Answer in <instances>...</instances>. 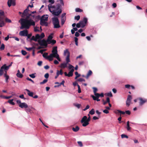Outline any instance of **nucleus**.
<instances>
[{
  "label": "nucleus",
  "instance_id": "1",
  "mask_svg": "<svg viewBox=\"0 0 147 147\" xmlns=\"http://www.w3.org/2000/svg\"><path fill=\"white\" fill-rule=\"evenodd\" d=\"M31 15L29 14L28 11H25V10L23 13L22 17L23 18H25V16L26 17L25 18H21L19 22L21 25L20 29H29L31 26H34L35 25V22L32 19H29V16Z\"/></svg>",
  "mask_w": 147,
  "mask_h": 147
},
{
  "label": "nucleus",
  "instance_id": "2",
  "mask_svg": "<svg viewBox=\"0 0 147 147\" xmlns=\"http://www.w3.org/2000/svg\"><path fill=\"white\" fill-rule=\"evenodd\" d=\"M49 2L50 3V4L48 5L49 11L54 16H59L62 12L60 5L58 4L55 6L53 5L52 4L55 3V1L54 0H49Z\"/></svg>",
  "mask_w": 147,
  "mask_h": 147
},
{
  "label": "nucleus",
  "instance_id": "3",
  "mask_svg": "<svg viewBox=\"0 0 147 147\" xmlns=\"http://www.w3.org/2000/svg\"><path fill=\"white\" fill-rule=\"evenodd\" d=\"M52 52V53L48 57V58L50 59V61L53 60V58L55 57L56 58L58 61H60L61 59L59 57V55L57 53V47H55L53 48Z\"/></svg>",
  "mask_w": 147,
  "mask_h": 147
},
{
  "label": "nucleus",
  "instance_id": "4",
  "mask_svg": "<svg viewBox=\"0 0 147 147\" xmlns=\"http://www.w3.org/2000/svg\"><path fill=\"white\" fill-rule=\"evenodd\" d=\"M91 118L89 116L88 118L86 116H84L82 119L81 122L82 123V125L84 127H86L89 124V122L90 121Z\"/></svg>",
  "mask_w": 147,
  "mask_h": 147
},
{
  "label": "nucleus",
  "instance_id": "5",
  "mask_svg": "<svg viewBox=\"0 0 147 147\" xmlns=\"http://www.w3.org/2000/svg\"><path fill=\"white\" fill-rule=\"evenodd\" d=\"M52 20L54 28H57L60 27L59 20L57 18L53 17L52 18Z\"/></svg>",
  "mask_w": 147,
  "mask_h": 147
},
{
  "label": "nucleus",
  "instance_id": "6",
  "mask_svg": "<svg viewBox=\"0 0 147 147\" xmlns=\"http://www.w3.org/2000/svg\"><path fill=\"white\" fill-rule=\"evenodd\" d=\"M38 44H36V45H38V44L40 45V46H47L48 44L47 43V40H45L44 39H43L42 40H38Z\"/></svg>",
  "mask_w": 147,
  "mask_h": 147
},
{
  "label": "nucleus",
  "instance_id": "7",
  "mask_svg": "<svg viewBox=\"0 0 147 147\" xmlns=\"http://www.w3.org/2000/svg\"><path fill=\"white\" fill-rule=\"evenodd\" d=\"M87 18L86 17H84L83 20L80 22V23L81 26V28H84L86 25L87 22Z\"/></svg>",
  "mask_w": 147,
  "mask_h": 147
},
{
  "label": "nucleus",
  "instance_id": "8",
  "mask_svg": "<svg viewBox=\"0 0 147 147\" xmlns=\"http://www.w3.org/2000/svg\"><path fill=\"white\" fill-rule=\"evenodd\" d=\"M11 66V64H10L8 66H7L6 64H4L1 67V69H0V70L2 72V74H3V69L5 70H7L9 68V67Z\"/></svg>",
  "mask_w": 147,
  "mask_h": 147
},
{
  "label": "nucleus",
  "instance_id": "9",
  "mask_svg": "<svg viewBox=\"0 0 147 147\" xmlns=\"http://www.w3.org/2000/svg\"><path fill=\"white\" fill-rule=\"evenodd\" d=\"M23 31H21L19 32V35L21 36H26L28 35V30L25 29Z\"/></svg>",
  "mask_w": 147,
  "mask_h": 147
},
{
  "label": "nucleus",
  "instance_id": "10",
  "mask_svg": "<svg viewBox=\"0 0 147 147\" xmlns=\"http://www.w3.org/2000/svg\"><path fill=\"white\" fill-rule=\"evenodd\" d=\"M45 37V35L43 33H42L40 35L38 34L36 35V37L37 39V41L38 40H41L42 38H43Z\"/></svg>",
  "mask_w": 147,
  "mask_h": 147
},
{
  "label": "nucleus",
  "instance_id": "11",
  "mask_svg": "<svg viewBox=\"0 0 147 147\" xmlns=\"http://www.w3.org/2000/svg\"><path fill=\"white\" fill-rule=\"evenodd\" d=\"M7 4L9 7H10L11 5L15 6L16 5L15 0H8Z\"/></svg>",
  "mask_w": 147,
  "mask_h": 147
},
{
  "label": "nucleus",
  "instance_id": "12",
  "mask_svg": "<svg viewBox=\"0 0 147 147\" xmlns=\"http://www.w3.org/2000/svg\"><path fill=\"white\" fill-rule=\"evenodd\" d=\"M131 99L132 97L130 95H129L126 102V105L127 106H129L130 105Z\"/></svg>",
  "mask_w": 147,
  "mask_h": 147
},
{
  "label": "nucleus",
  "instance_id": "13",
  "mask_svg": "<svg viewBox=\"0 0 147 147\" xmlns=\"http://www.w3.org/2000/svg\"><path fill=\"white\" fill-rule=\"evenodd\" d=\"M32 109L34 110V109L32 107H28L27 109H25V110L27 113H33Z\"/></svg>",
  "mask_w": 147,
  "mask_h": 147
},
{
  "label": "nucleus",
  "instance_id": "14",
  "mask_svg": "<svg viewBox=\"0 0 147 147\" xmlns=\"http://www.w3.org/2000/svg\"><path fill=\"white\" fill-rule=\"evenodd\" d=\"M19 106L22 108H26L28 107L27 104L25 102H22V103H21L19 105Z\"/></svg>",
  "mask_w": 147,
  "mask_h": 147
},
{
  "label": "nucleus",
  "instance_id": "15",
  "mask_svg": "<svg viewBox=\"0 0 147 147\" xmlns=\"http://www.w3.org/2000/svg\"><path fill=\"white\" fill-rule=\"evenodd\" d=\"M47 21H45L40 20V24L42 26H48V24Z\"/></svg>",
  "mask_w": 147,
  "mask_h": 147
},
{
  "label": "nucleus",
  "instance_id": "16",
  "mask_svg": "<svg viewBox=\"0 0 147 147\" xmlns=\"http://www.w3.org/2000/svg\"><path fill=\"white\" fill-rule=\"evenodd\" d=\"M48 15H44L42 16L40 19L41 20L47 21L48 20Z\"/></svg>",
  "mask_w": 147,
  "mask_h": 147
},
{
  "label": "nucleus",
  "instance_id": "17",
  "mask_svg": "<svg viewBox=\"0 0 147 147\" xmlns=\"http://www.w3.org/2000/svg\"><path fill=\"white\" fill-rule=\"evenodd\" d=\"M74 71V69L73 68H72L68 74V77H70L72 76L73 75V73Z\"/></svg>",
  "mask_w": 147,
  "mask_h": 147
},
{
  "label": "nucleus",
  "instance_id": "18",
  "mask_svg": "<svg viewBox=\"0 0 147 147\" xmlns=\"http://www.w3.org/2000/svg\"><path fill=\"white\" fill-rule=\"evenodd\" d=\"M28 92V94L29 96L33 97L34 93L32 92H30L29 90L26 89L25 90Z\"/></svg>",
  "mask_w": 147,
  "mask_h": 147
},
{
  "label": "nucleus",
  "instance_id": "19",
  "mask_svg": "<svg viewBox=\"0 0 147 147\" xmlns=\"http://www.w3.org/2000/svg\"><path fill=\"white\" fill-rule=\"evenodd\" d=\"M52 35H53V34H51V35L49 36L47 38V40H46L47 41V43L52 40V38H53Z\"/></svg>",
  "mask_w": 147,
  "mask_h": 147
},
{
  "label": "nucleus",
  "instance_id": "20",
  "mask_svg": "<svg viewBox=\"0 0 147 147\" xmlns=\"http://www.w3.org/2000/svg\"><path fill=\"white\" fill-rule=\"evenodd\" d=\"M64 55L70 56L69 52L68 51V49H66L64 51Z\"/></svg>",
  "mask_w": 147,
  "mask_h": 147
},
{
  "label": "nucleus",
  "instance_id": "21",
  "mask_svg": "<svg viewBox=\"0 0 147 147\" xmlns=\"http://www.w3.org/2000/svg\"><path fill=\"white\" fill-rule=\"evenodd\" d=\"M139 99L140 100V105H142L144 103L146 102V100H143L141 98H140Z\"/></svg>",
  "mask_w": 147,
  "mask_h": 147
},
{
  "label": "nucleus",
  "instance_id": "22",
  "mask_svg": "<svg viewBox=\"0 0 147 147\" xmlns=\"http://www.w3.org/2000/svg\"><path fill=\"white\" fill-rule=\"evenodd\" d=\"M67 64L66 63H63L61 64L60 67L61 68H65L67 66Z\"/></svg>",
  "mask_w": 147,
  "mask_h": 147
},
{
  "label": "nucleus",
  "instance_id": "23",
  "mask_svg": "<svg viewBox=\"0 0 147 147\" xmlns=\"http://www.w3.org/2000/svg\"><path fill=\"white\" fill-rule=\"evenodd\" d=\"M63 74V72H62V69H61L60 70V71H59L58 70H57V73L56 74L58 76L60 75H62Z\"/></svg>",
  "mask_w": 147,
  "mask_h": 147
},
{
  "label": "nucleus",
  "instance_id": "24",
  "mask_svg": "<svg viewBox=\"0 0 147 147\" xmlns=\"http://www.w3.org/2000/svg\"><path fill=\"white\" fill-rule=\"evenodd\" d=\"M4 77L5 78L6 82H8V80L9 78V76L6 74V73L4 74Z\"/></svg>",
  "mask_w": 147,
  "mask_h": 147
},
{
  "label": "nucleus",
  "instance_id": "25",
  "mask_svg": "<svg viewBox=\"0 0 147 147\" xmlns=\"http://www.w3.org/2000/svg\"><path fill=\"white\" fill-rule=\"evenodd\" d=\"M129 121H127V126L126 128L128 131H129L131 129V127H130L129 124Z\"/></svg>",
  "mask_w": 147,
  "mask_h": 147
},
{
  "label": "nucleus",
  "instance_id": "26",
  "mask_svg": "<svg viewBox=\"0 0 147 147\" xmlns=\"http://www.w3.org/2000/svg\"><path fill=\"white\" fill-rule=\"evenodd\" d=\"M72 130L74 132H77L79 129V127L78 126H76L75 128L73 127Z\"/></svg>",
  "mask_w": 147,
  "mask_h": 147
},
{
  "label": "nucleus",
  "instance_id": "27",
  "mask_svg": "<svg viewBox=\"0 0 147 147\" xmlns=\"http://www.w3.org/2000/svg\"><path fill=\"white\" fill-rule=\"evenodd\" d=\"M12 97V96H4L3 95H1L0 96V97L1 98H5V99H8L10 98H11Z\"/></svg>",
  "mask_w": 147,
  "mask_h": 147
},
{
  "label": "nucleus",
  "instance_id": "28",
  "mask_svg": "<svg viewBox=\"0 0 147 147\" xmlns=\"http://www.w3.org/2000/svg\"><path fill=\"white\" fill-rule=\"evenodd\" d=\"M47 55H48V53H45L43 54L42 55V56L43 57L45 58L46 59H48L50 61V59L49 58H48V57H49V56H47Z\"/></svg>",
  "mask_w": 147,
  "mask_h": 147
},
{
  "label": "nucleus",
  "instance_id": "29",
  "mask_svg": "<svg viewBox=\"0 0 147 147\" xmlns=\"http://www.w3.org/2000/svg\"><path fill=\"white\" fill-rule=\"evenodd\" d=\"M56 43V41L54 40H51L47 43L49 44H51L52 45H54Z\"/></svg>",
  "mask_w": 147,
  "mask_h": 147
},
{
  "label": "nucleus",
  "instance_id": "30",
  "mask_svg": "<svg viewBox=\"0 0 147 147\" xmlns=\"http://www.w3.org/2000/svg\"><path fill=\"white\" fill-rule=\"evenodd\" d=\"M13 99H11V100H8V102L12 105H15V103L13 102Z\"/></svg>",
  "mask_w": 147,
  "mask_h": 147
},
{
  "label": "nucleus",
  "instance_id": "31",
  "mask_svg": "<svg viewBox=\"0 0 147 147\" xmlns=\"http://www.w3.org/2000/svg\"><path fill=\"white\" fill-rule=\"evenodd\" d=\"M16 75L18 77L20 78H21L23 77V75L21 73H17Z\"/></svg>",
  "mask_w": 147,
  "mask_h": 147
},
{
  "label": "nucleus",
  "instance_id": "32",
  "mask_svg": "<svg viewBox=\"0 0 147 147\" xmlns=\"http://www.w3.org/2000/svg\"><path fill=\"white\" fill-rule=\"evenodd\" d=\"M95 111L94 109H92L89 112V114L91 115H94V114Z\"/></svg>",
  "mask_w": 147,
  "mask_h": 147
},
{
  "label": "nucleus",
  "instance_id": "33",
  "mask_svg": "<svg viewBox=\"0 0 147 147\" xmlns=\"http://www.w3.org/2000/svg\"><path fill=\"white\" fill-rule=\"evenodd\" d=\"M69 56H67V57L66 58V63L67 64L70 61V60H69Z\"/></svg>",
  "mask_w": 147,
  "mask_h": 147
},
{
  "label": "nucleus",
  "instance_id": "34",
  "mask_svg": "<svg viewBox=\"0 0 147 147\" xmlns=\"http://www.w3.org/2000/svg\"><path fill=\"white\" fill-rule=\"evenodd\" d=\"M31 40H33L35 41H37V40L36 37V35L35 36H32L31 38Z\"/></svg>",
  "mask_w": 147,
  "mask_h": 147
},
{
  "label": "nucleus",
  "instance_id": "35",
  "mask_svg": "<svg viewBox=\"0 0 147 147\" xmlns=\"http://www.w3.org/2000/svg\"><path fill=\"white\" fill-rule=\"evenodd\" d=\"M74 105L78 109L80 108L81 106V105L80 104L77 103H74Z\"/></svg>",
  "mask_w": 147,
  "mask_h": 147
},
{
  "label": "nucleus",
  "instance_id": "36",
  "mask_svg": "<svg viewBox=\"0 0 147 147\" xmlns=\"http://www.w3.org/2000/svg\"><path fill=\"white\" fill-rule=\"evenodd\" d=\"M105 95L107 96H109L110 97L112 96V94L111 92H110L108 93H106L105 94Z\"/></svg>",
  "mask_w": 147,
  "mask_h": 147
},
{
  "label": "nucleus",
  "instance_id": "37",
  "mask_svg": "<svg viewBox=\"0 0 147 147\" xmlns=\"http://www.w3.org/2000/svg\"><path fill=\"white\" fill-rule=\"evenodd\" d=\"M92 96L94 100H96L97 101H99L100 100V99H99L98 98H96V97H95L94 95H92Z\"/></svg>",
  "mask_w": 147,
  "mask_h": 147
},
{
  "label": "nucleus",
  "instance_id": "38",
  "mask_svg": "<svg viewBox=\"0 0 147 147\" xmlns=\"http://www.w3.org/2000/svg\"><path fill=\"white\" fill-rule=\"evenodd\" d=\"M75 74L76 75V76L75 78V79H76L78 78L80 76V75L79 74L77 71H76L75 72Z\"/></svg>",
  "mask_w": 147,
  "mask_h": 147
},
{
  "label": "nucleus",
  "instance_id": "39",
  "mask_svg": "<svg viewBox=\"0 0 147 147\" xmlns=\"http://www.w3.org/2000/svg\"><path fill=\"white\" fill-rule=\"evenodd\" d=\"M66 20V18H61V24L62 25H63L65 21Z\"/></svg>",
  "mask_w": 147,
  "mask_h": 147
},
{
  "label": "nucleus",
  "instance_id": "40",
  "mask_svg": "<svg viewBox=\"0 0 147 147\" xmlns=\"http://www.w3.org/2000/svg\"><path fill=\"white\" fill-rule=\"evenodd\" d=\"M4 48L5 45L3 44H2L0 47V49L1 50H4Z\"/></svg>",
  "mask_w": 147,
  "mask_h": 147
},
{
  "label": "nucleus",
  "instance_id": "41",
  "mask_svg": "<svg viewBox=\"0 0 147 147\" xmlns=\"http://www.w3.org/2000/svg\"><path fill=\"white\" fill-rule=\"evenodd\" d=\"M76 11V12H81L82 11V10L80 9L79 8H77L75 9Z\"/></svg>",
  "mask_w": 147,
  "mask_h": 147
},
{
  "label": "nucleus",
  "instance_id": "42",
  "mask_svg": "<svg viewBox=\"0 0 147 147\" xmlns=\"http://www.w3.org/2000/svg\"><path fill=\"white\" fill-rule=\"evenodd\" d=\"M47 79H45L42 82H41L40 83V84H43L46 82H47Z\"/></svg>",
  "mask_w": 147,
  "mask_h": 147
},
{
  "label": "nucleus",
  "instance_id": "43",
  "mask_svg": "<svg viewBox=\"0 0 147 147\" xmlns=\"http://www.w3.org/2000/svg\"><path fill=\"white\" fill-rule=\"evenodd\" d=\"M78 38L77 37L75 38V44L76 46H78Z\"/></svg>",
  "mask_w": 147,
  "mask_h": 147
},
{
  "label": "nucleus",
  "instance_id": "44",
  "mask_svg": "<svg viewBox=\"0 0 147 147\" xmlns=\"http://www.w3.org/2000/svg\"><path fill=\"white\" fill-rule=\"evenodd\" d=\"M94 94L95 96L96 97V98H99V97H100V94H99L96 93H94Z\"/></svg>",
  "mask_w": 147,
  "mask_h": 147
},
{
  "label": "nucleus",
  "instance_id": "45",
  "mask_svg": "<svg viewBox=\"0 0 147 147\" xmlns=\"http://www.w3.org/2000/svg\"><path fill=\"white\" fill-rule=\"evenodd\" d=\"M35 74H32L29 75V76L31 78H34L35 77Z\"/></svg>",
  "mask_w": 147,
  "mask_h": 147
},
{
  "label": "nucleus",
  "instance_id": "46",
  "mask_svg": "<svg viewBox=\"0 0 147 147\" xmlns=\"http://www.w3.org/2000/svg\"><path fill=\"white\" fill-rule=\"evenodd\" d=\"M77 80L78 81L80 82H82V81H84V82L85 81V80L84 79L82 78H79Z\"/></svg>",
  "mask_w": 147,
  "mask_h": 147
},
{
  "label": "nucleus",
  "instance_id": "47",
  "mask_svg": "<svg viewBox=\"0 0 147 147\" xmlns=\"http://www.w3.org/2000/svg\"><path fill=\"white\" fill-rule=\"evenodd\" d=\"M77 86L78 88V92L79 93H80L81 92L80 86L78 84H77Z\"/></svg>",
  "mask_w": 147,
  "mask_h": 147
},
{
  "label": "nucleus",
  "instance_id": "48",
  "mask_svg": "<svg viewBox=\"0 0 147 147\" xmlns=\"http://www.w3.org/2000/svg\"><path fill=\"white\" fill-rule=\"evenodd\" d=\"M21 53L22 54L24 55H25L27 54L26 52L25 51L23 50H22Z\"/></svg>",
  "mask_w": 147,
  "mask_h": 147
},
{
  "label": "nucleus",
  "instance_id": "49",
  "mask_svg": "<svg viewBox=\"0 0 147 147\" xmlns=\"http://www.w3.org/2000/svg\"><path fill=\"white\" fill-rule=\"evenodd\" d=\"M80 18V16L79 15L77 16H75L74 18V19L76 20H78Z\"/></svg>",
  "mask_w": 147,
  "mask_h": 147
},
{
  "label": "nucleus",
  "instance_id": "50",
  "mask_svg": "<svg viewBox=\"0 0 147 147\" xmlns=\"http://www.w3.org/2000/svg\"><path fill=\"white\" fill-rule=\"evenodd\" d=\"M64 83L65 81L64 80H63L60 83H59V85H58L57 86L59 87L61 85H63V86H64Z\"/></svg>",
  "mask_w": 147,
  "mask_h": 147
},
{
  "label": "nucleus",
  "instance_id": "51",
  "mask_svg": "<svg viewBox=\"0 0 147 147\" xmlns=\"http://www.w3.org/2000/svg\"><path fill=\"white\" fill-rule=\"evenodd\" d=\"M121 137L122 138H128V136L125 134H123L121 135Z\"/></svg>",
  "mask_w": 147,
  "mask_h": 147
},
{
  "label": "nucleus",
  "instance_id": "52",
  "mask_svg": "<svg viewBox=\"0 0 147 147\" xmlns=\"http://www.w3.org/2000/svg\"><path fill=\"white\" fill-rule=\"evenodd\" d=\"M5 21L6 22L8 23H11V20L7 18H5Z\"/></svg>",
  "mask_w": 147,
  "mask_h": 147
},
{
  "label": "nucleus",
  "instance_id": "53",
  "mask_svg": "<svg viewBox=\"0 0 147 147\" xmlns=\"http://www.w3.org/2000/svg\"><path fill=\"white\" fill-rule=\"evenodd\" d=\"M92 88L93 89V92L94 94L96 93V92L97 91V88L95 87H93Z\"/></svg>",
  "mask_w": 147,
  "mask_h": 147
},
{
  "label": "nucleus",
  "instance_id": "54",
  "mask_svg": "<svg viewBox=\"0 0 147 147\" xmlns=\"http://www.w3.org/2000/svg\"><path fill=\"white\" fill-rule=\"evenodd\" d=\"M34 31L36 32H39V30L38 29V28L37 27H35L34 28Z\"/></svg>",
  "mask_w": 147,
  "mask_h": 147
},
{
  "label": "nucleus",
  "instance_id": "55",
  "mask_svg": "<svg viewBox=\"0 0 147 147\" xmlns=\"http://www.w3.org/2000/svg\"><path fill=\"white\" fill-rule=\"evenodd\" d=\"M66 13H63L61 16V18H65L66 17L65 16Z\"/></svg>",
  "mask_w": 147,
  "mask_h": 147
},
{
  "label": "nucleus",
  "instance_id": "56",
  "mask_svg": "<svg viewBox=\"0 0 147 147\" xmlns=\"http://www.w3.org/2000/svg\"><path fill=\"white\" fill-rule=\"evenodd\" d=\"M76 27L78 28H79L80 27H81V26L80 24V23L79 22L77 24H76Z\"/></svg>",
  "mask_w": 147,
  "mask_h": 147
},
{
  "label": "nucleus",
  "instance_id": "57",
  "mask_svg": "<svg viewBox=\"0 0 147 147\" xmlns=\"http://www.w3.org/2000/svg\"><path fill=\"white\" fill-rule=\"evenodd\" d=\"M92 71L91 70H89L87 74V76H89L90 75L92 74Z\"/></svg>",
  "mask_w": 147,
  "mask_h": 147
},
{
  "label": "nucleus",
  "instance_id": "58",
  "mask_svg": "<svg viewBox=\"0 0 147 147\" xmlns=\"http://www.w3.org/2000/svg\"><path fill=\"white\" fill-rule=\"evenodd\" d=\"M46 50V49L41 50H40V51H38V53H40L42 54L43 53V52L44 51H45Z\"/></svg>",
  "mask_w": 147,
  "mask_h": 147
},
{
  "label": "nucleus",
  "instance_id": "59",
  "mask_svg": "<svg viewBox=\"0 0 147 147\" xmlns=\"http://www.w3.org/2000/svg\"><path fill=\"white\" fill-rule=\"evenodd\" d=\"M78 143L80 146L82 147V144L81 142L78 141Z\"/></svg>",
  "mask_w": 147,
  "mask_h": 147
},
{
  "label": "nucleus",
  "instance_id": "60",
  "mask_svg": "<svg viewBox=\"0 0 147 147\" xmlns=\"http://www.w3.org/2000/svg\"><path fill=\"white\" fill-rule=\"evenodd\" d=\"M89 107H90V106L89 105H88L86 106V107L83 109V110L84 111H85L86 110H87V109H88L89 108Z\"/></svg>",
  "mask_w": 147,
  "mask_h": 147
},
{
  "label": "nucleus",
  "instance_id": "61",
  "mask_svg": "<svg viewBox=\"0 0 147 147\" xmlns=\"http://www.w3.org/2000/svg\"><path fill=\"white\" fill-rule=\"evenodd\" d=\"M103 112L106 114H108L109 113V111L107 109H105L103 111Z\"/></svg>",
  "mask_w": 147,
  "mask_h": 147
},
{
  "label": "nucleus",
  "instance_id": "62",
  "mask_svg": "<svg viewBox=\"0 0 147 147\" xmlns=\"http://www.w3.org/2000/svg\"><path fill=\"white\" fill-rule=\"evenodd\" d=\"M19 97L23 99L24 100L25 99V98L24 97L23 94H22L19 96Z\"/></svg>",
  "mask_w": 147,
  "mask_h": 147
},
{
  "label": "nucleus",
  "instance_id": "63",
  "mask_svg": "<svg viewBox=\"0 0 147 147\" xmlns=\"http://www.w3.org/2000/svg\"><path fill=\"white\" fill-rule=\"evenodd\" d=\"M42 62L41 61H40L38 62L37 64L39 66H41L42 65Z\"/></svg>",
  "mask_w": 147,
  "mask_h": 147
},
{
  "label": "nucleus",
  "instance_id": "64",
  "mask_svg": "<svg viewBox=\"0 0 147 147\" xmlns=\"http://www.w3.org/2000/svg\"><path fill=\"white\" fill-rule=\"evenodd\" d=\"M46 78H48L49 77V74L48 73H46L44 76Z\"/></svg>",
  "mask_w": 147,
  "mask_h": 147
}]
</instances>
